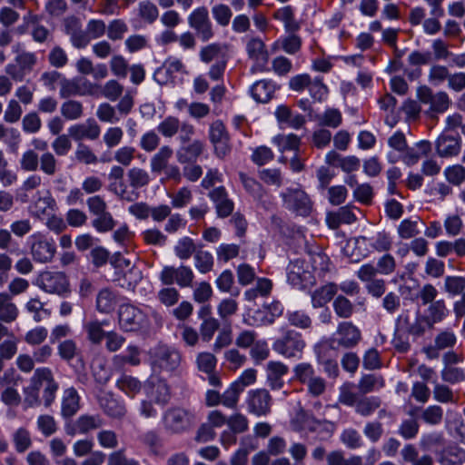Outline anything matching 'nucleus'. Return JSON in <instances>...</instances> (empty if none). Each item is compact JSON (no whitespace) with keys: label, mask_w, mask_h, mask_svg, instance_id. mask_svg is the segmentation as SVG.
Here are the masks:
<instances>
[{"label":"nucleus","mask_w":465,"mask_h":465,"mask_svg":"<svg viewBox=\"0 0 465 465\" xmlns=\"http://www.w3.org/2000/svg\"><path fill=\"white\" fill-rule=\"evenodd\" d=\"M64 32L69 36L70 43L75 49H84L92 40L99 39L106 32L105 22L102 19H91L83 29L80 19L69 16L64 19Z\"/></svg>","instance_id":"f257e3e1"},{"label":"nucleus","mask_w":465,"mask_h":465,"mask_svg":"<svg viewBox=\"0 0 465 465\" xmlns=\"http://www.w3.org/2000/svg\"><path fill=\"white\" fill-rule=\"evenodd\" d=\"M198 422L197 414L193 408L171 406L162 414L161 424L168 435H182L193 430Z\"/></svg>","instance_id":"f03ea898"},{"label":"nucleus","mask_w":465,"mask_h":465,"mask_svg":"<svg viewBox=\"0 0 465 465\" xmlns=\"http://www.w3.org/2000/svg\"><path fill=\"white\" fill-rule=\"evenodd\" d=\"M118 324L120 329L125 332H146L150 328L147 314L131 303L120 305Z\"/></svg>","instance_id":"7ed1b4c3"},{"label":"nucleus","mask_w":465,"mask_h":465,"mask_svg":"<svg viewBox=\"0 0 465 465\" xmlns=\"http://www.w3.org/2000/svg\"><path fill=\"white\" fill-rule=\"evenodd\" d=\"M181 353L173 347L157 345L150 351V363L154 371L174 372L180 366Z\"/></svg>","instance_id":"20e7f679"},{"label":"nucleus","mask_w":465,"mask_h":465,"mask_svg":"<svg viewBox=\"0 0 465 465\" xmlns=\"http://www.w3.org/2000/svg\"><path fill=\"white\" fill-rule=\"evenodd\" d=\"M417 98L425 105H429L425 114L430 118H436L438 114L445 113L451 101L449 94L444 91L434 93L427 85H421L417 88Z\"/></svg>","instance_id":"39448f33"},{"label":"nucleus","mask_w":465,"mask_h":465,"mask_svg":"<svg viewBox=\"0 0 465 465\" xmlns=\"http://www.w3.org/2000/svg\"><path fill=\"white\" fill-rule=\"evenodd\" d=\"M305 345L306 343L300 332L294 330H287L273 341L272 349L284 358L300 359Z\"/></svg>","instance_id":"423d86ee"},{"label":"nucleus","mask_w":465,"mask_h":465,"mask_svg":"<svg viewBox=\"0 0 465 465\" xmlns=\"http://www.w3.org/2000/svg\"><path fill=\"white\" fill-rule=\"evenodd\" d=\"M30 382L35 384L39 391L42 390L44 405L45 407L51 406L59 389L51 369L47 367L37 368L30 378Z\"/></svg>","instance_id":"0eeeda50"},{"label":"nucleus","mask_w":465,"mask_h":465,"mask_svg":"<svg viewBox=\"0 0 465 465\" xmlns=\"http://www.w3.org/2000/svg\"><path fill=\"white\" fill-rule=\"evenodd\" d=\"M28 245L33 260L39 263L52 262L56 252L54 242L39 232L29 236Z\"/></svg>","instance_id":"6e6552de"},{"label":"nucleus","mask_w":465,"mask_h":465,"mask_svg":"<svg viewBox=\"0 0 465 465\" xmlns=\"http://www.w3.org/2000/svg\"><path fill=\"white\" fill-rule=\"evenodd\" d=\"M36 285L44 292L59 296L70 292V285L66 275L61 272L45 271L39 274Z\"/></svg>","instance_id":"1a4fd4ad"},{"label":"nucleus","mask_w":465,"mask_h":465,"mask_svg":"<svg viewBox=\"0 0 465 465\" xmlns=\"http://www.w3.org/2000/svg\"><path fill=\"white\" fill-rule=\"evenodd\" d=\"M285 208L301 216H307L312 209L309 195L302 189H286L281 193Z\"/></svg>","instance_id":"9d476101"},{"label":"nucleus","mask_w":465,"mask_h":465,"mask_svg":"<svg viewBox=\"0 0 465 465\" xmlns=\"http://www.w3.org/2000/svg\"><path fill=\"white\" fill-rule=\"evenodd\" d=\"M431 143L427 140H421L416 143L413 146L407 145V150L402 154H398L395 152H389L387 159L391 163H395L402 161L406 165L412 166L418 163L422 158L428 156L431 152Z\"/></svg>","instance_id":"9b49d317"},{"label":"nucleus","mask_w":465,"mask_h":465,"mask_svg":"<svg viewBox=\"0 0 465 465\" xmlns=\"http://www.w3.org/2000/svg\"><path fill=\"white\" fill-rule=\"evenodd\" d=\"M188 25L196 32L202 42H208L214 35L209 11L205 6H199L189 15Z\"/></svg>","instance_id":"f8f14e48"},{"label":"nucleus","mask_w":465,"mask_h":465,"mask_svg":"<svg viewBox=\"0 0 465 465\" xmlns=\"http://www.w3.org/2000/svg\"><path fill=\"white\" fill-rule=\"evenodd\" d=\"M378 270L371 263L362 264L356 272L357 277L365 283L367 292L374 297L381 298L386 292V282L377 278Z\"/></svg>","instance_id":"ddd939ff"},{"label":"nucleus","mask_w":465,"mask_h":465,"mask_svg":"<svg viewBox=\"0 0 465 465\" xmlns=\"http://www.w3.org/2000/svg\"><path fill=\"white\" fill-rule=\"evenodd\" d=\"M164 285L176 283L181 288L192 287L194 273L191 267L181 265L179 267L164 266L159 275Z\"/></svg>","instance_id":"4468645a"},{"label":"nucleus","mask_w":465,"mask_h":465,"mask_svg":"<svg viewBox=\"0 0 465 465\" xmlns=\"http://www.w3.org/2000/svg\"><path fill=\"white\" fill-rule=\"evenodd\" d=\"M396 328L400 332L406 333L413 338L422 336L427 330H430L422 314L419 312L412 317L409 310L403 311L396 319Z\"/></svg>","instance_id":"2eb2a0df"},{"label":"nucleus","mask_w":465,"mask_h":465,"mask_svg":"<svg viewBox=\"0 0 465 465\" xmlns=\"http://www.w3.org/2000/svg\"><path fill=\"white\" fill-rule=\"evenodd\" d=\"M361 340L360 329L351 322H342L333 333L331 342L338 348L351 349L357 346Z\"/></svg>","instance_id":"dca6fc26"},{"label":"nucleus","mask_w":465,"mask_h":465,"mask_svg":"<svg viewBox=\"0 0 465 465\" xmlns=\"http://www.w3.org/2000/svg\"><path fill=\"white\" fill-rule=\"evenodd\" d=\"M272 396L265 389H256L248 391L246 398L247 410L258 417L266 416L271 411Z\"/></svg>","instance_id":"f3484780"},{"label":"nucleus","mask_w":465,"mask_h":465,"mask_svg":"<svg viewBox=\"0 0 465 465\" xmlns=\"http://www.w3.org/2000/svg\"><path fill=\"white\" fill-rule=\"evenodd\" d=\"M210 139L213 144L215 154L219 158H223L230 153L229 136L224 124L221 121H215L212 124Z\"/></svg>","instance_id":"a211bd4d"},{"label":"nucleus","mask_w":465,"mask_h":465,"mask_svg":"<svg viewBox=\"0 0 465 465\" xmlns=\"http://www.w3.org/2000/svg\"><path fill=\"white\" fill-rule=\"evenodd\" d=\"M104 425V420L100 414H83L74 421L72 427H66L65 431L69 436L75 434H87Z\"/></svg>","instance_id":"6ab92c4d"},{"label":"nucleus","mask_w":465,"mask_h":465,"mask_svg":"<svg viewBox=\"0 0 465 465\" xmlns=\"http://www.w3.org/2000/svg\"><path fill=\"white\" fill-rule=\"evenodd\" d=\"M68 133L76 142L84 139L94 141L100 136L101 127L94 119L89 118L84 123L71 125Z\"/></svg>","instance_id":"aec40b11"},{"label":"nucleus","mask_w":465,"mask_h":465,"mask_svg":"<svg viewBox=\"0 0 465 465\" xmlns=\"http://www.w3.org/2000/svg\"><path fill=\"white\" fill-rule=\"evenodd\" d=\"M99 406L105 415L114 420H121L127 414L124 401L116 399L112 392H106L98 399Z\"/></svg>","instance_id":"412c9836"},{"label":"nucleus","mask_w":465,"mask_h":465,"mask_svg":"<svg viewBox=\"0 0 465 465\" xmlns=\"http://www.w3.org/2000/svg\"><path fill=\"white\" fill-rule=\"evenodd\" d=\"M56 208L54 198L49 191H46L45 195H41L40 193H36L35 199L29 206V211L33 217L42 219L55 212Z\"/></svg>","instance_id":"4be33fe9"},{"label":"nucleus","mask_w":465,"mask_h":465,"mask_svg":"<svg viewBox=\"0 0 465 465\" xmlns=\"http://www.w3.org/2000/svg\"><path fill=\"white\" fill-rule=\"evenodd\" d=\"M435 150L441 158H450L459 155L461 150V138L441 134L435 141Z\"/></svg>","instance_id":"5701e85b"},{"label":"nucleus","mask_w":465,"mask_h":465,"mask_svg":"<svg viewBox=\"0 0 465 465\" xmlns=\"http://www.w3.org/2000/svg\"><path fill=\"white\" fill-rule=\"evenodd\" d=\"M289 372V367L282 361H271L266 365V381L268 386L274 391L284 386V377Z\"/></svg>","instance_id":"b1692460"},{"label":"nucleus","mask_w":465,"mask_h":465,"mask_svg":"<svg viewBox=\"0 0 465 465\" xmlns=\"http://www.w3.org/2000/svg\"><path fill=\"white\" fill-rule=\"evenodd\" d=\"M23 19L25 25L30 29L31 36L35 43L43 44L52 38L51 31L41 25L39 15L28 13Z\"/></svg>","instance_id":"393cba45"},{"label":"nucleus","mask_w":465,"mask_h":465,"mask_svg":"<svg viewBox=\"0 0 465 465\" xmlns=\"http://www.w3.org/2000/svg\"><path fill=\"white\" fill-rule=\"evenodd\" d=\"M246 51L249 58L255 62L256 66L264 71L269 60V54L262 39L258 37L251 38L246 44Z\"/></svg>","instance_id":"a878e982"},{"label":"nucleus","mask_w":465,"mask_h":465,"mask_svg":"<svg viewBox=\"0 0 465 465\" xmlns=\"http://www.w3.org/2000/svg\"><path fill=\"white\" fill-rule=\"evenodd\" d=\"M208 196L215 203L216 213L219 217L225 218L232 213L233 203L228 198L223 186L214 188L208 193Z\"/></svg>","instance_id":"bb28decb"},{"label":"nucleus","mask_w":465,"mask_h":465,"mask_svg":"<svg viewBox=\"0 0 465 465\" xmlns=\"http://www.w3.org/2000/svg\"><path fill=\"white\" fill-rule=\"evenodd\" d=\"M184 64L180 59L169 57L165 60L163 66L154 72L153 78L159 84H163L166 83L169 78H173L175 74L184 73Z\"/></svg>","instance_id":"cd10ccee"},{"label":"nucleus","mask_w":465,"mask_h":465,"mask_svg":"<svg viewBox=\"0 0 465 465\" xmlns=\"http://www.w3.org/2000/svg\"><path fill=\"white\" fill-rule=\"evenodd\" d=\"M449 314V310L445 301L440 299L433 303L428 304L422 318L428 325L429 329H432L435 324L441 322Z\"/></svg>","instance_id":"c85d7f7f"},{"label":"nucleus","mask_w":465,"mask_h":465,"mask_svg":"<svg viewBox=\"0 0 465 465\" xmlns=\"http://www.w3.org/2000/svg\"><path fill=\"white\" fill-rule=\"evenodd\" d=\"M310 278V272L302 260L292 261L287 267V281L294 287L302 288Z\"/></svg>","instance_id":"c756f323"},{"label":"nucleus","mask_w":465,"mask_h":465,"mask_svg":"<svg viewBox=\"0 0 465 465\" xmlns=\"http://www.w3.org/2000/svg\"><path fill=\"white\" fill-rule=\"evenodd\" d=\"M200 60L204 64H210L213 61H220L223 58H228V46L225 44L213 43L201 48L199 52Z\"/></svg>","instance_id":"7c9ffc66"},{"label":"nucleus","mask_w":465,"mask_h":465,"mask_svg":"<svg viewBox=\"0 0 465 465\" xmlns=\"http://www.w3.org/2000/svg\"><path fill=\"white\" fill-rule=\"evenodd\" d=\"M117 302L115 292L110 288H103L96 295L95 308L100 313L109 314L114 311Z\"/></svg>","instance_id":"2f4dec72"},{"label":"nucleus","mask_w":465,"mask_h":465,"mask_svg":"<svg viewBox=\"0 0 465 465\" xmlns=\"http://www.w3.org/2000/svg\"><path fill=\"white\" fill-rule=\"evenodd\" d=\"M21 141V133L17 128L6 126L0 123V142L6 145L9 153H17Z\"/></svg>","instance_id":"473e14b6"},{"label":"nucleus","mask_w":465,"mask_h":465,"mask_svg":"<svg viewBox=\"0 0 465 465\" xmlns=\"http://www.w3.org/2000/svg\"><path fill=\"white\" fill-rule=\"evenodd\" d=\"M203 148V143L200 140L182 144L176 153L177 160L181 163L194 162L202 154Z\"/></svg>","instance_id":"72a5a7b5"},{"label":"nucleus","mask_w":465,"mask_h":465,"mask_svg":"<svg viewBox=\"0 0 465 465\" xmlns=\"http://www.w3.org/2000/svg\"><path fill=\"white\" fill-rule=\"evenodd\" d=\"M80 397L74 388H68L64 391L62 399L61 414L64 418H71L80 409Z\"/></svg>","instance_id":"f704fd0d"},{"label":"nucleus","mask_w":465,"mask_h":465,"mask_svg":"<svg viewBox=\"0 0 465 465\" xmlns=\"http://www.w3.org/2000/svg\"><path fill=\"white\" fill-rule=\"evenodd\" d=\"M19 315V310L12 297L5 292H0V322L11 323L16 321Z\"/></svg>","instance_id":"c9c22d12"},{"label":"nucleus","mask_w":465,"mask_h":465,"mask_svg":"<svg viewBox=\"0 0 465 465\" xmlns=\"http://www.w3.org/2000/svg\"><path fill=\"white\" fill-rule=\"evenodd\" d=\"M338 286L335 283H327L315 290L312 294V303L314 308L324 306L336 294Z\"/></svg>","instance_id":"e433bc0d"},{"label":"nucleus","mask_w":465,"mask_h":465,"mask_svg":"<svg viewBox=\"0 0 465 465\" xmlns=\"http://www.w3.org/2000/svg\"><path fill=\"white\" fill-rule=\"evenodd\" d=\"M143 279V272L137 267L130 268L123 276L114 278L113 281L123 289L134 291L137 284Z\"/></svg>","instance_id":"4c0bfd02"},{"label":"nucleus","mask_w":465,"mask_h":465,"mask_svg":"<svg viewBox=\"0 0 465 465\" xmlns=\"http://www.w3.org/2000/svg\"><path fill=\"white\" fill-rule=\"evenodd\" d=\"M173 149L169 145L162 146L159 151L151 158L150 167L154 173H160L168 166L169 160L173 156Z\"/></svg>","instance_id":"58836bf2"},{"label":"nucleus","mask_w":465,"mask_h":465,"mask_svg":"<svg viewBox=\"0 0 465 465\" xmlns=\"http://www.w3.org/2000/svg\"><path fill=\"white\" fill-rule=\"evenodd\" d=\"M401 455L404 462L411 465H433L432 457L426 454L419 458V452L412 444H406L401 450Z\"/></svg>","instance_id":"ea45409f"},{"label":"nucleus","mask_w":465,"mask_h":465,"mask_svg":"<svg viewBox=\"0 0 465 465\" xmlns=\"http://www.w3.org/2000/svg\"><path fill=\"white\" fill-rule=\"evenodd\" d=\"M275 91V86L271 81L262 80L256 82L251 89L252 96L260 103L269 102Z\"/></svg>","instance_id":"a19ab883"},{"label":"nucleus","mask_w":465,"mask_h":465,"mask_svg":"<svg viewBox=\"0 0 465 465\" xmlns=\"http://www.w3.org/2000/svg\"><path fill=\"white\" fill-rule=\"evenodd\" d=\"M92 374L96 383L105 385L112 377V370L104 358H97L92 363Z\"/></svg>","instance_id":"79ce46f5"},{"label":"nucleus","mask_w":465,"mask_h":465,"mask_svg":"<svg viewBox=\"0 0 465 465\" xmlns=\"http://www.w3.org/2000/svg\"><path fill=\"white\" fill-rule=\"evenodd\" d=\"M116 387L128 397L134 398L142 389L141 381L130 375L123 374L116 381Z\"/></svg>","instance_id":"37998d69"},{"label":"nucleus","mask_w":465,"mask_h":465,"mask_svg":"<svg viewBox=\"0 0 465 465\" xmlns=\"http://www.w3.org/2000/svg\"><path fill=\"white\" fill-rule=\"evenodd\" d=\"M60 112L64 119L69 121H75L83 116L84 106L80 101L66 100L61 104Z\"/></svg>","instance_id":"c03bdc74"},{"label":"nucleus","mask_w":465,"mask_h":465,"mask_svg":"<svg viewBox=\"0 0 465 465\" xmlns=\"http://www.w3.org/2000/svg\"><path fill=\"white\" fill-rule=\"evenodd\" d=\"M381 401L379 397H362L360 398L355 406V411L363 417L371 416L380 408Z\"/></svg>","instance_id":"a18cd8bd"},{"label":"nucleus","mask_w":465,"mask_h":465,"mask_svg":"<svg viewBox=\"0 0 465 465\" xmlns=\"http://www.w3.org/2000/svg\"><path fill=\"white\" fill-rule=\"evenodd\" d=\"M129 184L133 189H140L150 183L151 178L149 173L140 167H133L127 172Z\"/></svg>","instance_id":"49530a36"},{"label":"nucleus","mask_w":465,"mask_h":465,"mask_svg":"<svg viewBox=\"0 0 465 465\" xmlns=\"http://www.w3.org/2000/svg\"><path fill=\"white\" fill-rule=\"evenodd\" d=\"M384 386V380L381 376L375 374L363 375L358 383L359 391L361 394H367L377 391Z\"/></svg>","instance_id":"de8ad7c7"},{"label":"nucleus","mask_w":465,"mask_h":465,"mask_svg":"<svg viewBox=\"0 0 465 465\" xmlns=\"http://www.w3.org/2000/svg\"><path fill=\"white\" fill-rule=\"evenodd\" d=\"M327 465H361V457L353 455L346 459L343 451L336 450L329 452L326 456Z\"/></svg>","instance_id":"09e8293b"},{"label":"nucleus","mask_w":465,"mask_h":465,"mask_svg":"<svg viewBox=\"0 0 465 465\" xmlns=\"http://www.w3.org/2000/svg\"><path fill=\"white\" fill-rule=\"evenodd\" d=\"M194 266L201 273L210 272L214 265L213 254L208 251L197 250L193 256Z\"/></svg>","instance_id":"8fccbe9b"},{"label":"nucleus","mask_w":465,"mask_h":465,"mask_svg":"<svg viewBox=\"0 0 465 465\" xmlns=\"http://www.w3.org/2000/svg\"><path fill=\"white\" fill-rule=\"evenodd\" d=\"M104 322L98 320L90 321L84 325V329L87 334V339L93 344H100L105 337L106 332L103 329Z\"/></svg>","instance_id":"3c124183"},{"label":"nucleus","mask_w":465,"mask_h":465,"mask_svg":"<svg viewBox=\"0 0 465 465\" xmlns=\"http://www.w3.org/2000/svg\"><path fill=\"white\" fill-rule=\"evenodd\" d=\"M317 121L321 126L337 128L342 122V115L338 109L328 108L322 114L317 116Z\"/></svg>","instance_id":"603ef678"},{"label":"nucleus","mask_w":465,"mask_h":465,"mask_svg":"<svg viewBox=\"0 0 465 465\" xmlns=\"http://www.w3.org/2000/svg\"><path fill=\"white\" fill-rule=\"evenodd\" d=\"M196 251L193 240L188 236L180 238L174 246L175 255L181 260H188Z\"/></svg>","instance_id":"864d4df0"},{"label":"nucleus","mask_w":465,"mask_h":465,"mask_svg":"<svg viewBox=\"0 0 465 465\" xmlns=\"http://www.w3.org/2000/svg\"><path fill=\"white\" fill-rule=\"evenodd\" d=\"M20 169L26 173H35L39 167V155L33 149L25 150L19 159Z\"/></svg>","instance_id":"5fc2aeb1"},{"label":"nucleus","mask_w":465,"mask_h":465,"mask_svg":"<svg viewBox=\"0 0 465 465\" xmlns=\"http://www.w3.org/2000/svg\"><path fill=\"white\" fill-rule=\"evenodd\" d=\"M444 292L450 296L462 294L465 291V277L463 276H446L443 284Z\"/></svg>","instance_id":"6e6d98bb"},{"label":"nucleus","mask_w":465,"mask_h":465,"mask_svg":"<svg viewBox=\"0 0 465 465\" xmlns=\"http://www.w3.org/2000/svg\"><path fill=\"white\" fill-rule=\"evenodd\" d=\"M332 306L336 315L340 318L348 319L354 312V305L343 295H338L334 299Z\"/></svg>","instance_id":"4d7b16f0"},{"label":"nucleus","mask_w":465,"mask_h":465,"mask_svg":"<svg viewBox=\"0 0 465 465\" xmlns=\"http://www.w3.org/2000/svg\"><path fill=\"white\" fill-rule=\"evenodd\" d=\"M151 396L156 403L165 404L171 398L170 387L163 380L153 383Z\"/></svg>","instance_id":"13d9d810"},{"label":"nucleus","mask_w":465,"mask_h":465,"mask_svg":"<svg viewBox=\"0 0 465 465\" xmlns=\"http://www.w3.org/2000/svg\"><path fill=\"white\" fill-rule=\"evenodd\" d=\"M47 60L52 67L63 68L68 64L69 58L62 46L54 45L50 49L47 54Z\"/></svg>","instance_id":"bf43d9fd"},{"label":"nucleus","mask_w":465,"mask_h":465,"mask_svg":"<svg viewBox=\"0 0 465 465\" xmlns=\"http://www.w3.org/2000/svg\"><path fill=\"white\" fill-rule=\"evenodd\" d=\"M39 168L47 176H54L58 171V163L54 153L45 152L39 156Z\"/></svg>","instance_id":"052dcab7"},{"label":"nucleus","mask_w":465,"mask_h":465,"mask_svg":"<svg viewBox=\"0 0 465 465\" xmlns=\"http://www.w3.org/2000/svg\"><path fill=\"white\" fill-rule=\"evenodd\" d=\"M180 121L174 116H167L157 126V131L166 138L174 136L180 129Z\"/></svg>","instance_id":"680f3d73"},{"label":"nucleus","mask_w":465,"mask_h":465,"mask_svg":"<svg viewBox=\"0 0 465 465\" xmlns=\"http://www.w3.org/2000/svg\"><path fill=\"white\" fill-rule=\"evenodd\" d=\"M242 392L240 385L232 382L225 391L221 394L222 404L229 409L237 407L240 394Z\"/></svg>","instance_id":"e2e57ef3"},{"label":"nucleus","mask_w":465,"mask_h":465,"mask_svg":"<svg viewBox=\"0 0 465 465\" xmlns=\"http://www.w3.org/2000/svg\"><path fill=\"white\" fill-rule=\"evenodd\" d=\"M75 160L84 164H95L98 163V157L93 150L86 144L79 143L74 152Z\"/></svg>","instance_id":"0e129e2a"},{"label":"nucleus","mask_w":465,"mask_h":465,"mask_svg":"<svg viewBox=\"0 0 465 465\" xmlns=\"http://www.w3.org/2000/svg\"><path fill=\"white\" fill-rule=\"evenodd\" d=\"M15 62L19 64L26 74H29L37 64V56L34 52L22 51L16 54Z\"/></svg>","instance_id":"69168bd1"},{"label":"nucleus","mask_w":465,"mask_h":465,"mask_svg":"<svg viewBox=\"0 0 465 465\" xmlns=\"http://www.w3.org/2000/svg\"><path fill=\"white\" fill-rule=\"evenodd\" d=\"M446 180L453 185H460L465 181V167L461 164H453L444 170Z\"/></svg>","instance_id":"338daca9"},{"label":"nucleus","mask_w":465,"mask_h":465,"mask_svg":"<svg viewBox=\"0 0 465 465\" xmlns=\"http://www.w3.org/2000/svg\"><path fill=\"white\" fill-rule=\"evenodd\" d=\"M440 376L444 381L455 384L465 381V371L455 366H444Z\"/></svg>","instance_id":"774afa93"}]
</instances>
